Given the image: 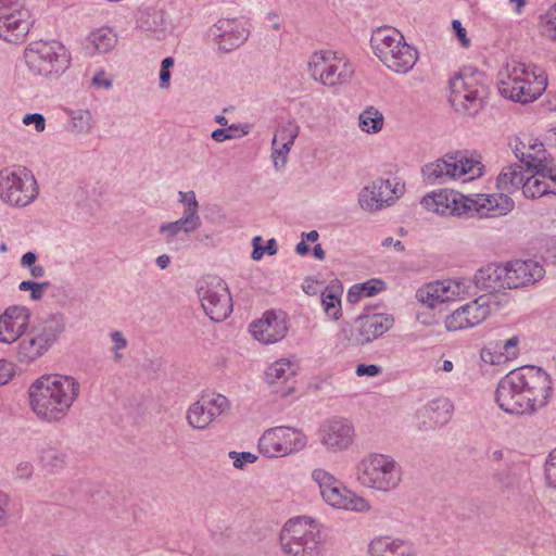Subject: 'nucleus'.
<instances>
[{"label": "nucleus", "instance_id": "f257e3e1", "mask_svg": "<svg viewBox=\"0 0 556 556\" xmlns=\"http://www.w3.org/2000/svg\"><path fill=\"white\" fill-rule=\"evenodd\" d=\"M552 394V378L540 367L510 370L498 382L495 401L508 414H531L545 406Z\"/></svg>", "mask_w": 556, "mask_h": 556}, {"label": "nucleus", "instance_id": "f03ea898", "mask_svg": "<svg viewBox=\"0 0 556 556\" xmlns=\"http://www.w3.org/2000/svg\"><path fill=\"white\" fill-rule=\"evenodd\" d=\"M79 391L78 381L71 376L45 375L30 384L29 405L41 421L59 422L68 415Z\"/></svg>", "mask_w": 556, "mask_h": 556}, {"label": "nucleus", "instance_id": "7ed1b4c3", "mask_svg": "<svg viewBox=\"0 0 556 556\" xmlns=\"http://www.w3.org/2000/svg\"><path fill=\"white\" fill-rule=\"evenodd\" d=\"M498 92L504 98L515 102L529 103L536 100L547 87V76L538 66H527L525 63L507 65L500 73Z\"/></svg>", "mask_w": 556, "mask_h": 556}, {"label": "nucleus", "instance_id": "20e7f679", "mask_svg": "<svg viewBox=\"0 0 556 556\" xmlns=\"http://www.w3.org/2000/svg\"><path fill=\"white\" fill-rule=\"evenodd\" d=\"M484 166L479 159L468 156L465 151H455L427 163L421 168L427 184H446L455 179L472 180L483 175Z\"/></svg>", "mask_w": 556, "mask_h": 556}, {"label": "nucleus", "instance_id": "39448f33", "mask_svg": "<svg viewBox=\"0 0 556 556\" xmlns=\"http://www.w3.org/2000/svg\"><path fill=\"white\" fill-rule=\"evenodd\" d=\"M279 541L288 556H317L323 543L320 526L307 516L292 518L282 527Z\"/></svg>", "mask_w": 556, "mask_h": 556}, {"label": "nucleus", "instance_id": "423d86ee", "mask_svg": "<svg viewBox=\"0 0 556 556\" xmlns=\"http://www.w3.org/2000/svg\"><path fill=\"white\" fill-rule=\"evenodd\" d=\"M356 479L366 488L390 492L400 485L402 468L390 455L371 453L357 464Z\"/></svg>", "mask_w": 556, "mask_h": 556}, {"label": "nucleus", "instance_id": "0eeeda50", "mask_svg": "<svg viewBox=\"0 0 556 556\" xmlns=\"http://www.w3.org/2000/svg\"><path fill=\"white\" fill-rule=\"evenodd\" d=\"M39 194L34 174L24 166L0 169V200L14 207H25Z\"/></svg>", "mask_w": 556, "mask_h": 556}, {"label": "nucleus", "instance_id": "6e6552de", "mask_svg": "<svg viewBox=\"0 0 556 556\" xmlns=\"http://www.w3.org/2000/svg\"><path fill=\"white\" fill-rule=\"evenodd\" d=\"M27 67L36 75L49 76L64 73L71 64L67 49L59 41H33L25 51Z\"/></svg>", "mask_w": 556, "mask_h": 556}, {"label": "nucleus", "instance_id": "1a4fd4ad", "mask_svg": "<svg viewBox=\"0 0 556 556\" xmlns=\"http://www.w3.org/2000/svg\"><path fill=\"white\" fill-rule=\"evenodd\" d=\"M197 291L204 312L213 321H223L232 312L231 294L222 278H203L199 281Z\"/></svg>", "mask_w": 556, "mask_h": 556}, {"label": "nucleus", "instance_id": "9d476101", "mask_svg": "<svg viewBox=\"0 0 556 556\" xmlns=\"http://www.w3.org/2000/svg\"><path fill=\"white\" fill-rule=\"evenodd\" d=\"M312 78L328 87L348 83L354 68L349 61L337 56L332 51L315 52L308 62Z\"/></svg>", "mask_w": 556, "mask_h": 556}, {"label": "nucleus", "instance_id": "9b49d317", "mask_svg": "<svg viewBox=\"0 0 556 556\" xmlns=\"http://www.w3.org/2000/svg\"><path fill=\"white\" fill-rule=\"evenodd\" d=\"M306 443V437L300 430L280 426L263 433L258 450L266 457H282L303 450Z\"/></svg>", "mask_w": 556, "mask_h": 556}, {"label": "nucleus", "instance_id": "f8f14e48", "mask_svg": "<svg viewBox=\"0 0 556 556\" xmlns=\"http://www.w3.org/2000/svg\"><path fill=\"white\" fill-rule=\"evenodd\" d=\"M230 409L229 400L223 394L202 396L192 403L186 414L188 425L198 430L206 429L216 418Z\"/></svg>", "mask_w": 556, "mask_h": 556}, {"label": "nucleus", "instance_id": "ddd939ff", "mask_svg": "<svg viewBox=\"0 0 556 556\" xmlns=\"http://www.w3.org/2000/svg\"><path fill=\"white\" fill-rule=\"evenodd\" d=\"M421 204L433 213L440 215H466L471 211L473 201L462 193L448 189H440L426 194Z\"/></svg>", "mask_w": 556, "mask_h": 556}, {"label": "nucleus", "instance_id": "4468645a", "mask_svg": "<svg viewBox=\"0 0 556 556\" xmlns=\"http://www.w3.org/2000/svg\"><path fill=\"white\" fill-rule=\"evenodd\" d=\"M249 35V29L237 18H220L210 28V36L218 51L223 53H229L241 47Z\"/></svg>", "mask_w": 556, "mask_h": 556}, {"label": "nucleus", "instance_id": "2eb2a0df", "mask_svg": "<svg viewBox=\"0 0 556 556\" xmlns=\"http://www.w3.org/2000/svg\"><path fill=\"white\" fill-rule=\"evenodd\" d=\"M394 325L392 315L383 313H365L355 320L352 340L356 345H365L378 339Z\"/></svg>", "mask_w": 556, "mask_h": 556}, {"label": "nucleus", "instance_id": "dca6fc26", "mask_svg": "<svg viewBox=\"0 0 556 556\" xmlns=\"http://www.w3.org/2000/svg\"><path fill=\"white\" fill-rule=\"evenodd\" d=\"M403 186L393 182L391 179H376L370 186L364 187L358 194L359 206L369 212L381 210L389 205L399 193H402Z\"/></svg>", "mask_w": 556, "mask_h": 556}, {"label": "nucleus", "instance_id": "f3484780", "mask_svg": "<svg viewBox=\"0 0 556 556\" xmlns=\"http://www.w3.org/2000/svg\"><path fill=\"white\" fill-rule=\"evenodd\" d=\"M490 314V305L485 296L468 302L456 308L445 318V327L448 331H458L472 328L481 324Z\"/></svg>", "mask_w": 556, "mask_h": 556}, {"label": "nucleus", "instance_id": "a211bd4d", "mask_svg": "<svg viewBox=\"0 0 556 556\" xmlns=\"http://www.w3.org/2000/svg\"><path fill=\"white\" fill-rule=\"evenodd\" d=\"M506 286L508 289L523 288L540 281L544 275V267L534 260H515L505 265Z\"/></svg>", "mask_w": 556, "mask_h": 556}, {"label": "nucleus", "instance_id": "6ab92c4d", "mask_svg": "<svg viewBox=\"0 0 556 556\" xmlns=\"http://www.w3.org/2000/svg\"><path fill=\"white\" fill-rule=\"evenodd\" d=\"M30 15L24 8L0 11V39L11 43L21 42L30 29Z\"/></svg>", "mask_w": 556, "mask_h": 556}, {"label": "nucleus", "instance_id": "aec40b11", "mask_svg": "<svg viewBox=\"0 0 556 556\" xmlns=\"http://www.w3.org/2000/svg\"><path fill=\"white\" fill-rule=\"evenodd\" d=\"M354 427L346 419L333 418L323 424L320 441L330 451L340 452L350 447L354 440Z\"/></svg>", "mask_w": 556, "mask_h": 556}, {"label": "nucleus", "instance_id": "412c9836", "mask_svg": "<svg viewBox=\"0 0 556 556\" xmlns=\"http://www.w3.org/2000/svg\"><path fill=\"white\" fill-rule=\"evenodd\" d=\"M250 331L257 341L271 344L283 339L288 328L281 315L267 311L261 319L250 325Z\"/></svg>", "mask_w": 556, "mask_h": 556}, {"label": "nucleus", "instance_id": "4be33fe9", "mask_svg": "<svg viewBox=\"0 0 556 556\" xmlns=\"http://www.w3.org/2000/svg\"><path fill=\"white\" fill-rule=\"evenodd\" d=\"M29 311L23 306H10L0 316V342L13 343L27 329Z\"/></svg>", "mask_w": 556, "mask_h": 556}, {"label": "nucleus", "instance_id": "5701e85b", "mask_svg": "<svg viewBox=\"0 0 556 556\" xmlns=\"http://www.w3.org/2000/svg\"><path fill=\"white\" fill-rule=\"evenodd\" d=\"M379 60L392 72L396 74L408 73L418 60L417 50L409 46L404 37L400 45L394 43L390 49L383 52Z\"/></svg>", "mask_w": 556, "mask_h": 556}, {"label": "nucleus", "instance_id": "b1692460", "mask_svg": "<svg viewBox=\"0 0 556 556\" xmlns=\"http://www.w3.org/2000/svg\"><path fill=\"white\" fill-rule=\"evenodd\" d=\"M321 497L328 505L337 509H345L356 513H366L371 509V506L366 498L349 490L340 480H338L337 484L330 488V490Z\"/></svg>", "mask_w": 556, "mask_h": 556}, {"label": "nucleus", "instance_id": "393cba45", "mask_svg": "<svg viewBox=\"0 0 556 556\" xmlns=\"http://www.w3.org/2000/svg\"><path fill=\"white\" fill-rule=\"evenodd\" d=\"M453 410L454 405L446 397L430 401L417 413V417L422 419L419 429L428 430L446 425L452 418Z\"/></svg>", "mask_w": 556, "mask_h": 556}, {"label": "nucleus", "instance_id": "a878e982", "mask_svg": "<svg viewBox=\"0 0 556 556\" xmlns=\"http://www.w3.org/2000/svg\"><path fill=\"white\" fill-rule=\"evenodd\" d=\"M294 375L295 370L290 361L278 359L266 369L265 380L274 387V392L286 397L294 391Z\"/></svg>", "mask_w": 556, "mask_h": 556}, {"label": "nucleus", "instance_id": "bb28decb", "mask_svg": "<svg viewBox=\"0 0 556 556\" xmlns=\"http://www.w3.org/2000/svg\"><path fill=\"white\" fill-rule=\"evenodd\" d=\"M489 97V88L476 87L471 92H450L448 101L455 112L466 115L476 116L486 104Z\"/></svg>", "mask_w": 556, "mask_h": 556}, {"label": "nucleus", "instance_id": "cd10ccee", "mask_svg": "<svg viewBox=\"0 0 556 556\" xmlns=\"http://www.w3.org/2000/svg\"><path fill=\"white\" fill-rule=\"evenodd\" d=\"M519 338L514 336L507 340L490 341L480 353L482 362L491 365L504 364L516 358Z\"/></svg>", "mask_w": 556, "mask_h": 556}, {"label": "nucleus", "instance_id": "c85d7f7f", "mask_svg": "<svg viewBox=\"0 0 556 556\" xmlns=\"http://www.w3.org/2000/svg\"><path fill=\"white\" fill-rule=\"evenodd\" d=\"M476 87L489 88V78L473 66H464L450 79V92H471Z\"/></svg>", "mask_w": 556, "mask_h": 556}, {"label": "nucleus", "instance_id": "c756f323", "mask_svg": "<svg viewBox=\"0 0 556 556\" xmlns=\"http://www.w3.org/2000/svg\"><path fill=\"white\" fill-rule=\"evenodd\" d=\"M506 282V268L498 264H489L481 267L475 275L477 288L489 293H497L508 289Z\"/></svg>", "mask_w": 556, "mask_h": 556}, {"label": "nucleus", "instance_id": "7c9ffc66", "mask_svg": "<svg viewBox=\"0 0 556 556\" xmlns=\"http://www.w3.org/2000/svg\"><path fill=\"white\" fill-rule=\"evenodd\" d=\"M370 556H415V548L408 541L390 536L375 538L368 545Z\"/></svg>", "mask_w": 556, "mask_h": 556}, {"label": "nucleus", "instance_id": "2f4dec72", "mask_svg": "<svg viewBox=\"0 0 556 556\" xmlns=\"http://www.w3.org/2000/svg\"><path fill=\"white\" fill-rule=\"evenodd\" d=\"M137 24L142 31L157 40L165 38L168 28L164 10L156 7L143 9L138 16Z\"/></svg>", "mask_w": 556, "mask_h": 556}, {"label": "nucleus", "instance_id": "473e14b6", "mask_svg": "<svg viewBox=\"0 0 556 556\" xmlns=\"http://www.w3.org/2000/svg\"><path fill=\"white\" fill-rule=\"evenodd\" d=\"M478 205V212L485 210V215L490 216H504L514 210L515 203L513 199L501 192L494 194H481L479 200L475 203Z\"/></svg>", "mask_w": 556, "mask_h": 556}, {"label": "nucleus", "instance_id": "72a5a7b5", "mask_svg": "<svg viewBox=\"0 0 556 556\" xmlns=\"http://www.w3.org/2000/svg\"><path fill=\"white\" fill-rule=\"evenodd\" d=\"M453 285L448 282L437 281L419 288L416 292V298L422 304L429 307H434L438 303L448 301L455 295V291H451Z\"/></svg>", "mask_w": 556, "mask_h": 556}, {"label": "nucleus", "instance_id": "f704fd0d", "mask_svg": "<svg viewBox=\"0 0 556 556\" xmlns=\"http://www.w3.org/2000/svg\"><path fill=\"white\" fill-rule=\"evenodd\" d=\"M529 172L526 170L525 165L509 164L501 170L496 178V187L502 191L511 192L522 187L523 181Z\"/></svg>", "mask_w": 556, "mask_h": 556}, {"label": "nucleus", "instance_id": "c9c22d12", "mask_svg": "<svg viewBox=\"0 0 556 556\" xmlns=\"http://www.w3.org/2000/svg\"><path fill=\"white\" fill-rule=\"evenodd\" d=\"M527 155H526V170L533 174L539 173H549V169H547V166L551 164V162L547 159L546 150L544 148V144L535 139V140H528V148H527Z\"/></svg>", "mask_w": 556, "mask_h": 556}, {"label": "nucleus", "instance_id": "e433bc0d", "mask_svg": "<svg viewBox=\"0 0 556 556\" xmlns=\"http://www.w3.org/2000/svg\"><path fill=\"white\" fill-rule=\"evenodd\" d=\"M201 218L192 217L187 214L170 223H164L160 226L159 232L165 235L166 242H172L180 232L192 233L201 227Z\"/></svg>", "mask_w": 556, "mask_h": 556}, {"label": "nucleus", "instance_id": "4c0bfd02", "mask_svg": "<svg viewBox=\"0 0 556 556\" xmlns=\"http://www.w3.org/2000/svg\"><path fill=\"white\" fill-rule=\"evenodd\" d=\"M64 321L61 316L50 315L38 328L33 332L45 344L48 350L64 331Z\"/></svg>", "mask_w": 556, "mask_h": 556}, {"label": "nucleus", "instance_id": "58836bf2", "mask_svg": "<svg viewBox=\"0 0 556 556\" xmlns=\"http://www.w3.org/2000/svg\"><path fill=\"white\" fill-rule=\"evenodd\" d=\"M403 37L404 36L393 27H381L376 29L370 38V45L374 53L379 58L394 43L400 45V40H402Z\"/></svg>", "mask_w": 556, "mask_h": 556}, {"label": "nucleus", "instance_id": "ea45409f", "mask_svg": "<svg viewBox=\"0 0 556 556\" xmlns=\"http://www.w3.org/2000/svg\"><path fill=\"white\" fill-rule=\"evenodd\" d=\"M47 351L45 344L31 331L17 345L16 356L21 363H31Z\"/></svg>", "mask_w": 556, "mask_h": 556}, {"label": "nucleus", "instance_id": "a19ab883", "mask_svg": "<svg viewBox=\"0 0 556 556\" xmlns=\"http://www.w3.org/2000/svg\"><path fill=\"white\" fill-rule=\"evenodd\" d=\"M341 294L342 290L340 287L328 286L321 292V305L328 317L333 320H338L341 315Z\"/></svg>", "mask_w": 556, "mask_h": 556}, {"label": "nucleus", "instance_id": "79ce46f5", "mask_svg": "<svg viewBox=\"0 0 556 556\" xmlns=\"http://www.w3.org/2000/svg\"><path fill=\"white\" fill-rule=\"evenodd\" d=\"M66 453L56 445H48L40 451L39 460L41 466L49 472L62 469L66 464Z\"/></svg>", "mask_w": 556, "mask_h": 556}, {"label": "nucleus", "instance_id": "37998d69", "mask_svg": "<svg viewBox=\"0 0 556 556\" xmlns=\"http://www.w3.org/2000/svg\"><path fill=\"white\" fill-rule=\"evenodd\" d=\"M65 113L70 119L67 130L75 135L88 134L91 129L92 115L89 110L65 109Z\"/></svg>", "mask_w": 556, "mask_h": 556}, {"label": "nucleus", "instance_id": "c03bdc74", "mask_svg": "<svg viewBox=\"0 0 556 556\" xmlns=\"http://www.w3.org/2000/svg\"><path fill=\"white\" fill-rule=\"evenodd\" d=\"M88 41L92 45L93 49L98 53L110 52L117 42V36L111 28L102 27L92 31Z\"/></svg>", "mask_w": 556, "mask_h": 556}, {"label": "nucleus", "instance_id": "a18cd8bd", "mask_svg": "<svg viewBox=\"0 0 556 556\" xmlns=\"http://www.w3.org/2000/svg\"><path fill=\"white\" fill-rule=\"evenodd\" d=\"M521 187L526 198L535 199L549 193L547 178H542L540 174L528 173Z\"/></svg>", "mask_w": 556, "mask_h": 556}, {"label": "nucleus", "instance_id": "49530a36", "mask_svg": "<svg viewBox=\"0 0 556 556\" xmlns=\"http://www.w3.org/2000/svg\"><path fill=\"white\" fill-rule=\"evenodd\" d=\"M359 128L367 134H377L382 129L383 115L374 106L367 108L359 114Z\"/></svg>", "mask_w": 556, "mask_h": 556}, {"label": "nucleus", "instance_id": "de8ad7c7", "mask_svg": "<svg viewBox=\"0 0 556 556\" xmlns=\"http://www.w3.org/2000/svg\"><path fill=\"white\" fill-rule=\"evenodd\" d=\"M300 127L294 121H288L280 125L273 138L271 146L277 143H286V146L292 147L295 138L299 136Z\"/></svg>", "mask_w": 556, "mask_h": 556}, {"label": "nucleus", "instance_id": "09e8293b", "mask_svg": "<svg viewBox=\"0 0 556 556\" xmlns=\"http://www.w3.org/2000/svg\"><path fill=\"white\" fill-rule=\"evenodd\" d=\"M250 126L248 124H232L227 128H217L212 131L211 137L216 142H224L229 139L241 138L248 135Z\"/></svg>", "mask_w": 556, "mask_h": 556}, {"label": "nucleus", "instance_id": "8fccbe9b", "mask_svg": "<svg viewBox=\"0 0 556 556\" xmlns=\"http://www.w3.org/2000/svg\"><path fill=\"white\" fill-rule=\"evenodd\" d=\"M493 479L505 490L518 489L520 484V476L509 467L496 470L493 473Z\"/></svg>", "mask_w": 556, "mask_h": 556}, {"label": "nucleus", "instance_id": "3c124183", "mask_svg": "<svg viewBox=\"0 0 556 556\" xmlns=\"http://www.w3.org/2000/svg\"><path fill=\"white\" fill-rule=\"evenodd\" d=\"M312 478L318 484L321 496L338 482L334 476L321 468L313 470Z\"/></svg>", "mask_w": 556, "mask_h": 556}, {"label": "nucleus", "instance_id": "603ef678", "mask_svg": "<svg viewBox=\"0 0 556 556\" xmlns=\"http://www.w3.org/2000/svg\"><path fill=\"white\" fill-rule=\"evenodd\" d=\"M261 237H255L253 239V251L251 257L254 261H260L264 254L275 255L278 251V245L275 239L267 240L265 245H261Z\"/></svg>", "mask_w": 556, "mask_h": 556}, {"label": "nucleus", "instance_id": "864d4df0", "mask_svg": "<svg viewBox=\"0 0 556 556\" xmlns=\"http://www.w3.org/2000/svg\"><path fill=\"white\" fill-rule=\"evenodd\" d=\"M179 202L184 205V213L197 218H201L199 215V202L197 200L194 191H179Z\"/></svg>", "mask_w": 556, "mask_h": 556}, {"label": "nucleus", "instance_id": "5fc2aeb1", "mask_svg": "<svg viewBox=\"0 0 556 556\" xmlns=\"http://www.w3.org/2000/svg\"><path fill=\"white\" fill-rule=\"evenodd\" d=\"M50 286L49 281L35 282L31 280H24L20 283L18 289L21 291H29L30 299L34 301L41 300L43 296V290Z\"/></svg>", "mask_w": 556, "mask_h": 556}, {"label": "nucleus", "instance_id": "6e6d98bb", "mask_svg": "<svg viewBox=\"0 0 556 556\" xmlns=\"http://www.w3.org/2000/svg\"><path fill=\"white\" fill-rule=\"evenodd\" d=\"M291 148L292 147L286 146V143L271 146V159L276 170H279L286 165Z\"/></svg>", "mask_w": 556, "mask_h": 556}, {"label": "nucleus", "instance_id": "4d7b16f0", "mask_svg": "<svg viewBox=\"0 0 556 556\" xmlns=\"http://www.w3.org/2000/svg\"><path fill=\"white\" fill-rule=\"evenodd\" d=\"M354 288L361 289L365 296H374L386 289V282L380 279H369L366 282L354 285Z\"/></svg>", "mask_w": 556, "mask_h": 556}, {"label": "nucleus", "instance_id": "13d9d810", "mask_svg": "<svg viewBox=\"0 0 556 556\" xmlns=\"http://www.w3.org/2000/svg\"><path fill=\"white\" fill-rule=\"evenodd\" d=\"M544 472L547 484L556 489V448L549 452L545 460Z\"/></svg>", "mask_w": 556, "mask_h": 556}, {"label": "nucleus", "instance_id": "bf43d9fd", "mask_svg": "<svg viewBox=\"0 0 556 556\" xmlns=\"http://www.w3.org/2000/svg\"><path fill=\"white\" fill-rule=\"evenodd\" d=\"M110 337L113 342L114 361L119 362L123 358V354L119 351L127 346L128 341L119 330L112 331Z\"/></svg>", "mask_w": 556, "mask_h": 556}, {"label": "nucleus", "instance_id": "052dcab7", "mask_svg": "<svg viewBox=\"0 0 556 556\" xmlns=\"http://www.w3.org/2000/svg\"><path fill=\"white\" fill-rule=\"evenodd\" d=\"M229 458L233 460V467L238 469H242L245 464H253L256 462L257 456L250 452H236L231 451L228 454Z\"/></svg>", "mask_w": 556, "mask_h": 556}, {"label": "nucleus", "instance_id": "680f3d73", "mask_svg": "<svg viewBox=\"0 0 556 556\" xmlns=\"http://www.w3.org/2000/svg\"><path fill=\"white\" fill-rule=\"evenodd\" d=\"M508 146L510 147L514 155L518 159L519 163L526 166V155L528 142H523L520 138L515 137L509 140Z\"/></svg>", "mask_w": 556, "mask_h": 556}, {"label": "nucleus", "instance_id": "e2e57ef3", "mask_svg": "<svg viewBox=\"0 0 556 556\" xmlns=\"http://www.w3.org/2000/svg\"><path fill=\"white\" fill-rule=\"evenodd\" d=\"M23 124L26 126L34 125L36 131L42 132L46 129V118L40 113H29L23 117Z\"/></svg>", "mask_w": 556, "mask_h": 556}, {"label": "nucleus", "instance_id": "0e129e2a", "mask_svg": "<svg viewBox=\"0 0 556 556\" xmlns=\"http://www.w3.org/2000/svg\"><path fill=\"white\" fill-rule=\"evenodd\" d=\"M34 473V466L30 462H20L15 468V476L20 480H29Z\"/></svg>", "mask_w": 556, "mask_h": 556}, {"label": "nucleus", "instance_id": "69168bd1", "mask_svg": "<svg viewBox=\"0 0 556 556\" xmlns=\"http://www.w3.org/2000/svg\"><path fill=\"white\" fill-rule=\"evenodd\" d=\"M14 375L12 363L0 359V386L7 384Z\"/></svg>", "mask_w": 556, "mask_h": 556}, {"label": "nucleus", "instance_id": "338daca9", "mask_svg": "<svg viewBox=\"0 0 556 556\" xmlns=\"http://www.w3.org/2000/svg\"><path fill=\"white\" fill-rule=\"evenodd\" d=\"M381 371H382V368L380 366L374 365V364H370V365L359 364L355 370L356 375L359 377H363V376L375 377V376L380 375Z\"/></svg>", "mask_w": 556, "mask_h": 556}, {"label": "nucleus", "instance_id": "774afa93", "mask_svg": "<svg viewBox=\"0 0 556 556\" xmlns=\"http://www.w3.org/2000/svg\"><path fill=\"white\" fill-rule=\"evenodd\" d=\"M452 28L456 37L460 41L462 46L466 48L469 47L470 40L467 37L466 29L463 27L462 23L458 20H454L452 22Z\"/></svg>", "mask_w": 556, "mask_h": 556}]
</instances>
